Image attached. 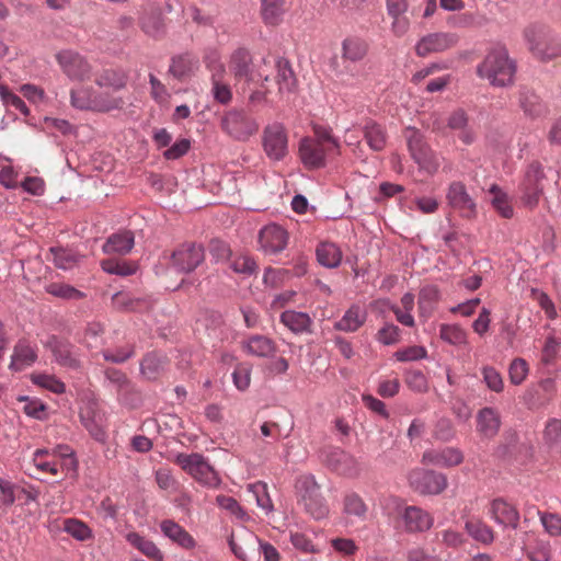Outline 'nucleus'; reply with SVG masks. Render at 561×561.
<instances>
[{"mask_svg":"<svg viewBox=\"0 0 561 561\" xmlns=\"http://www.w3.org/2000/svg\"><path fill=\"white\" fill-rule=\"evenodd\" d=\"M490 192L494 194L492 205L503 218H512L514 210L507 201V195L497 185H492Z\"/></svg>","mask_w":561,"mask_h":561,"instance_id":"nucleus-54","label":"nucleus"},{"mask_svg":"<svg viewBox=\"0 0 561 561\" xmlns=\"http://www.w3.org/2000/svg\"><path fill=\"white\" fill-rule=\"evenodd\" d=\"M543 440L549 447L561 443V420L550 419L547 422L543 431Z\"/></svg>","mask_w":561,"mask_h":561,"instance_id":"nucleus-62","label":"nucleus"},{"mask_svg":"<svg viewBox=\"0 0 561 561\" xmlns=\"http://www.w3.org/2000/svg\"><path fill=\"white\" fill-rule=\"evenodd\" d=\"M419 168L428 174H434L439 168V159L436 153L427 146L412 157Z\"/></svg>","mask_w":561,"mask_h":561,"instance_id":"nucleus-47","label":"nucleus"},{"mask_svg":"<svg viewBox=\"0 0 561 561\" xmlns=\"http://www.w3.org/2000/svg\"><path fill=\"white\" fill-rule=\"evenodd\" d=\"M367 313L359 306L353 305L343 317L334 323V329L343 332H355L366 321Z\"/></svg>","mask_w":561,"mask_h":561,"instance_id":"nucleus-28","label":"nucleus"},{"mask_svg":"<svg viewBox=\"0 0 561 561\" xmlns=\"http://www.w3.org/2000/svg\"><path fill=\"white\" fill-rule=\"evenodd\" d=\"M70 104L79 111L107 113L122 108L124 101L113 93L99 92L90 85H78L70 90Z\"/></svg>","mask_w":561,"mask_h":561,"instance_id":"nucleus-2","label":"nucleus"},{"mask_svg":"<svg viewBox=\"0 0 561 561\" xmlns=\"http://www.w3.org/2000/svg\"><path fill=\"white\" fill-rule=\"evenodd\" d=\"M317 261L327 268H335L341 264L342 251L333 242H321L316 249Z\"/></svg>","mask_w":561,"mask_h":561,"instance_id":"nucleus-31","label":"nucleus"},{"mask_svg":"<svg viewBox=\"0 0 561 561\" xmlns=\"http://www.w3.org/2000/svg\"><path fill=\"white\" fill-rule=\"evenodd\" d=\"M44 346L53 354L54 362L59 366L72 370L81 367L79 352L70 342L53 335L47 339Z\"/></svg>","mask_w":561,"mask_h":561,"instance_id":"nucleus-9","label":"nucleus"},{"mask_svg":"<svg viewBox=\"0 0 561 561\" xmlns=\"http://www.w3.org/2000/svg\"><path fill=\"white\" fill-rule=\"evenodd\" d=\"M273 62L265 56H253L248 62V81H267L271 76Z\"/></svg>","mask_w":561,"mask_h":561,"instance_id":"nucleus-32","label":"nucleus"},{"mask_svg":"<svg viewBox=\"0 0 561 561\" xmlns=\"http://www.w3.org/2000/svg\"><path fill=\"white\" fill-rule=\"evenodd\" d=\"M163 368V357L153 353L147 354L140 363V373L148 380L157 379Z\"/></svg>","mask_w":561,"mask_h":561,"instance_id":"nucleus-44","label":"nucleus"},{"mask_svg":"<svg viewBox=\"0 0 561 561\" xmlns=\"http://www.w3.org/2000/svg\"><path fill=\"white\" fill-rule=\"evenodd\" d=\"M0 99L3 105L8 108H14L27 116L30 110L24 101L13 92H11L5 85H0Z\"/></svg>","mask_w":561,"mask_h":561,"instance_id":"nucleus-52","label":"nucleus"},{"mask_svg":"<svg viewBox=\"0 0 561 561\" xmlns=\"http://www.w3.org/2000/svg\"><path fill=\"white\" fill-rule=\"evenodd\" d=\"M538 515L543 528L549 535H561V517L558 514L538 512Z\"/></svg>","mask_w":561,"mask_h":561,"instance_id":"nucleus-64","label":"nucleus"},{"mask_svg":"<svg viewBox=\"0 0 561 561\" xmlns=\"http://www.w3.org/2000/svg\"><path fill=\"white\" fill-rule=\"evenodd\" d=\"M105 386L119 394L123 391L129 390L130 381L123 371L108 368L105 370Z\"/></svg>","mask_w":561,"mask_h":561,"instance_id":"nucleus-48","label":"nucleus"},{"mask_svg":"<svg viewBox=\"0 0 561 561\" xmlns=\"http://www.w3.org/2000/svg\"><path fill=\"white\" fill-rule=\"evenodd\" d=\"M222 129L232 138L242 139L245 134V116L242 111L231 110L221 119Z\"/></svg>","mask_w":561,"mask_h":561,"instance_id":"nucleus-30","label":"nucleus"},{"mask_svg":"<svg viewBox=\"0 0 561 561\" xmlns=\"http://www.w3.org/2000/svg\"><path fill=\"white\" fill-rule=\"evenodd\" d=\"M465 528L474 540L484 545H490L494 540V534L491 527L480 519L467 520Z\"/></svg>","mask_w":561,"mask_h":561,"instance_id":"nucleus-41","label":"nucleus"},{"mask_svg":"<svg viewBox=\"0 0 561 561\" xmlns=\"http://www.w3.org/2000/svg\"><path fill=\"white\" fill-rule=\"evenodd\" d=\"M56 59L70 80L84 81L90 79L92 67L79 53L71 49L61 50L56 55Z\"/></svg>","mask_w":561,"mask_h":561,"instance_id":"nucleus-8","label":"nucleus"},{"mask_svg":"<svg viewBox=\"0 0 561 561\" xmlns=\"http://www.w3.org/2000/svg\"><path fill=\"white\" fill-rule=\"evenodd\" d=\"M331 148L310 137H305L299 144V156L304 165L308 169H320L325 165V154Z\"/></svg>","mask_w":561,"mask_h":561,"instance_id":"nucleus-16","label":"nucleus"},{"mask_svg":"<svg viewBox=\"0 0 561 561\" xmlns=\"http://www.w3.org/2000/svg\"><path fill=\"white\" fill-rule=\"evenodd\" d=\"M58 456L65 458V466L68 469L76 470L78 462L77 459L73 456V451L68 447L64 445H59L54 449H36L33 454V461H38L43 459L44 456Z\"/></svg>","mask_w":561,"mask_h":561,"instance_id":"nucleus-39","label":"nucleus"},{"mask_svg":"<svg viewBox=\"0 0 561 561\" xmlns=\"http://www.w3.org/2000/svg\"><path fill=\"white\" fill-rule=\"evenodd\" d=\"M49 251L55 266L60 270H70L78 263V256L71 251L60 248H50Z\"/></svg>","mask_w":561,"mask_h":561,"instance_id":"nucleus-50","label":"nucleus"},{"mask_svg":"<svg viewBox=\"0 0 561 561\" xmlns=\"http://www.w3.org/2000/svg\"><path fill=\"white\" fill-rule=\"evenodd\" d=\"M47 293L64 299H80L83 294L75 287L66 284L53 283L46 287Z\"/></svg>","mask_w":561,"mask_h":561,"instance_id":"nucleus-60","label":"nucleus"},{"mask_svg":"<svg viewBox=\"0 0 561 561\" xmlns=\"http://www.w3.org/2000/svg\"><path fill=\"white\" fill-rule=\"evenodd\" d=\"M518 102L525 116L531 119L539 118L548 113L546 103L529 88L524 87L519 90Z\"/></svg>","mask_w":561,"mask_h":561,"instance_id":"nucleus-21","label":"nucleus"},{"mask_svg":"<svg viewBox=\"0 0 561 561\" xmlns=\"http://www.w3.org/2000/svg\"><path fill=\"white\" fill-rule=\"evenodd\" d=\"M126 540L129 545L153 561H163L162 552L150 539L138 533H129L126 535Z\"/></svg>","mask_w":561,"mask_h":561,"instance_id":"nucleus-33","label":"nucleus"},{"mask_svg":"<svg viewBox=\"0 0 561 561\" xmlns=\"http://www.w3.org/2000/svg\"><path fill=\"white\" fill-rule=\"evenodd\" d=\"M458 36L455 33H431L423 36L415 45V53L420 57H425L434 53H443L455 47L458 44Z\"/></svg>","mask_w":561,"mask_h":561,"instance_id":"nucleus-12","label":"nucleus"},{"mask_svg":"<svg viewBox=\"0 0 561 561\" xmlns=\"http://www.w3.org/2000/svg\"><path fill=\"white\" fill-rule=\"evenodd\" d=\"M204 259V248L196 243L182 244L171 256L173 267L180 273L193 272Z\"/></svg>","mask_w":561,"mask_h":561,"instance_id":"nucleus-10","label":"nucleus"},{"mask_svg":"<svg viewBox=\"0 0 561 561\" xmlns=\"http://www.w3.org/2000/svg\"><path fill=\"white\" fill-rule=\"evenodd\" d=\"M516 72L515 62L510 59L504 46L491 49L484 60L477 67L480 78H486L492 85L506 87L513 83Z\"/></svg>","mask_w":561,"mask_h":561,"instance_id":"nucleus-1","label":"nucleus"},{"mask_svg":"<svg viewBox=\"0 0 561 561\" xmlns=\"http://www.w3.org/2000/svg\"><path fill=\"white\" fill-rule=\"evenodd\" d=\"M295 489L304 502L306 512L314 519H323L329 514V507L320 495V488L311 474L301 476L296 480Z\"/></svg>","mask_w":561,"mask_h":561,"instance_id":"nucleus-5","label":"nucleus"},{"mask_svg":"<svg viewBox=\"0 0 561 561\" xmlns=\"http://www.w3.org/2000/svg\"><path fill=\"white\" fill-rule=\"evenodd\" d=\"M263 149L273 161L283 160L288 152V137L282 123L268 124L263 130Z\"/></svg>","mask_w":561,"mask_h":561,"instance_id":"nucleus-7","label":"nucleus"},{"mask_svg":"<svg viewBox=\"0 0 561 561\" xmlns=\"http://www.w3.org/2000/svg\"><path fill=\"white\" fill-rule=\"evenodd\" d=\"M248 494L255 501L256 506L262 510L265 515H268L274 511V505L265 482L257 481L255 483L248 484Z\"/></svg>","mask_w":561,"mask_h":561,"instance_id":"nucleus-36","label":"nucleus"},{"mask_svg":"<svg viewBox=\"0 0 561 561\" xmlns=\"http://www.w3.org/2000/svg\"><path fill=\"white\" fill-rule=\"evenodd\" d=\"M446 198L448 205L458 210L461 217L472 219L477 216V204L462 182L456 181L450 183Z\"/></svg>","mask_w":561,"mask_h":561,"instance_id":"nucleus-11","label":"nucleus"},{"mask_svg":"<svg viewBox=\"0 0 561 561\" xmlns=\"http://www.w3.org/2000/svg\"><path fill=\"white\" fill-rule=\"evenodd\" d=\"M482 376L486 387L494 392H502L504 388L503 378L501 374L492 366H484L482 368Z\"/></svg>","mask_w":561,"mask_h":561,"instance_id":"nucleus-63","label":"nucleus"},{"mask_svg":"<svg viewBox=\"0 0 561 561\" xmlns=\"http://www.w3.org/2000/svg\"><path fill=\"white\" fill-rule=\"evenodd\" d=\"M31 380L34 385L56 394H61L66 391V385L55 375L44 373L32 374Z\"/></svg>","mask_w":561,"mask_h":561,"instance_id":"nucleus-45","label":"nucleus"},{"mask_svg":"<svg viewBox=\"0 0 561 561\" xmlns=\"http://www.w3.org/2000/svg\"><path fill=\"white\" fill-rule=\"evenodd\" d=\"M211 95L220 104H228L232 99L230 87L224 81V77L211 79Z\"/></svg>","mask_w":561,"mask_h":561,"instance_id":"nucleus-56","label":"nucleus"},{"mask_svg":"<svg viewBox=\"0 0 561 561\" xmlns=\"http://www.w3.org/2000/svg\"><path fill=\"white\" fill-rule=\"evenodd\" d=\"M439 467H454L463 461L462 451L456 447H446L438 450Z\"/></svg>","mask_w":561,"mask_h":561,"instance_id":"nucleus-61","label":"nucleus"},{"mask_svg":"<svg viewBox=\"0 0 561 561\" xmlns=\"http://www.w3.org/2000/svg\"><path fill=\"white\" fill-rule=\"evenodd\" d=\"M135 244V237L130 230H123L110 236L103 244V252L106 254H126Z\"/></svg>","mask_w":561,"mask_h":561,"instance_id":"nucleus-26","label":"nucleus"},{"mask_svg":"<svg viewBox=\"0 0 561 561\" xmlns=\"http://www.w3.org/2000/svg\"><path fill=\"white\" fill-rule=\"evenodd\" d=\"M280 322L295 334L311 332L312 320L307 312L285 310L280 314Z\"/></svg>","mask_w":561,"mask_h":561,"instance_id":"nucleus-27","label":"nucleus"},{"mask_svg":"<svg viewBox=\"0 0 561 561\" xmlns=\"http://www.w3.org/2000/svg\"><path fill=\"white\" fill-rule=\"evenodd\" d=\"M113 306L118 310L126 311H139L141 310V304L144 302L140 298H135L128 293H116L112 297Z\"/></svg>","mask_w":561,"mask_h":561,"instance_id":"nucleus-51","label":"nucleus"},{"mask_svg":"<svg viewBox=\"0 0 561 561\" xmlns=\"http://www.w3.org/2000/svg\"><path fill=\"white\" fill-rule=\"evenodd\" d=\"M248 352L259 357H267L275 352L274 342L264 335L248 337Z\"/></svg>","mask_w":561,"mask_h":561,"instance_id":"nucleus-46","label":"nucleus"},{"mask_svg":"<svg viewBox=\"0 0 561 561\" xmlns=\"http://www.w3.org/2000/svg\"><path fill=\"white\" fill-rule=\"evenodd\" d=\"M259 243L265 253H279L287 247L288 232L279 225H267L260 230Z\"/></svg>","mask_w":561,"mask_h":561,"instance_id":"nucleus-14","label":"nucleus"},{"mask_svg":"<svg viewBox=\"0 0 561 561\" xmlns=\"http://www.w3.org/2000/svg\"><path fill=\"white\" fill-rule=\"evenodd\" d=\"M140 27L145 34L150 37L157 38L165 31L164 18L158 10H150L140 19Z\"/></svg>","mask_w":561,"mask_h":561,"instance_id":"nucleus-34","label":"nucleus"},{"mask_svg":"<svg viewBox=\"0 0 561 561\" xmlns=\"http://www.w3.org/2000/svg\"><path fill=\"white\" fill-rule=\"evenodd\" d=\"M411 484L422 494H439L447 488L445 474L433 470H419L410 474Z\"/></svg>","mask_w":561,"mask_h":561,"instance_id":"nucleus-13","label":"nucleus"},{"mask_svg":"<svg viewBox=\"0 0 561 561\" xmlns=\"http://www.w3.org/2000/svg\"><path fill=\"white\" fill-rule=\"evenodd\" d=\"M407 386L414 392L424 393L428 390V382L423 371L419 369L407 370L404 374Z\"/></svg>","mask_w":561,"mask_h":561,"instance_id":"nucleus-53","label":"nucleus"},{"mask_svg":"<svg viewBox=\"0 0 561 561\" xmlns=\"http://www.w3.org/2000/svg\"><path fill=\"white\" fill-rule=\"evenodd\" d=\"M197 66V60L191 54H183L172 58L169 72L178 78L182 79L188 76Z\"/></svg>","mask_w":561,"mask_h":561,"instance_id":"nucleus-37","label":"nucleus"},{"mask_svg":"<svg viewBox=\"0 0 561 561\" xmlns=\"http://www.w3.org/2000/svg\"><path fill=\"white\" fill-rule=\"evenodd\" d=\"M174 461L195 481L206 488H217L221 480L218 472L202 454H178Z\"/></svg>","mask_w":561,"mask_h":561,"instance_id":"nucleus-4","label":"nucleus"},{"mask_svg":"<svg viewBox=\"0 0 561 561\" xmlns=\"http://www.w3.org/2000/svg\"><path fill=\"white\" fill-rule=\"evenodd\" d=\"M80 420L95 440L104 442L106 439L104 417L94 404H89L81 410Z\"/></svg>","mask_w":561,"mask_h":561,"instance_id":"nucleus-20","label":"nucleus"},{"mask_svg":"<svg viewBox=\"0 0 561 561\" xmlns=\"http://www.w3.org/2000/svg\"><path fill=\"white\" fill-rule=\"evenodd\" d=\"M528 375V364L524 358H514L508 367L510 381L518 386Z\"/></svg>","mask_w":561,"mask_h":561,"instance_id":"nucleus-57","label":"nucleus"},{"mask_svg":"<svg viewBox=\"0 0 561 561\" xmlns=\"http://www.w3.org/2000/svg\"><path fill=\"white\" fill-rule=\"evenodd\" d=\"M524 38L531 54L542 61L561 56V41L543 24L528 25Z\"/></svg>","mask_w":561,"mask_h":561,"instance_id":"nucleus-3","label":"nucleus"},{"mask_svg":"<svg viewBox=\"0 0 561 561\" xmlns=\"http://www.w3.org/2000/svg\"><path fill=\"white\" fill-rule=\"evenodd\" d=\"M456 435V431L454 428L453 422L447 417H440L433 430V437L440 442H450L454 439Z\"/></svg>","mask_w":561,"mask_h":561,"instance_id":"nucleus-58","label":"nucleus"},{"mask_svg":"<svg viewBox=\"0 0 561 561\" xmlns=\"http://www.w3.org/2000/svg\"><path fill=\"white\" fill-rule=\"evenodd\" d=\"M102 268L104 272L114 275L128 276L133 275L137 267L134 264H128L125 261L118 260H105L102 262Z\"/></svg>","mask_w":561,"mask_h":561,"instance_id":"nucleus-55","label":"nucleus"},{"mask_svg":"<svg viewBox=\"0 0 561 561\" xmlns=\"http://www.w3.org/2000/svg\"><path fill=\"white\" fill-rule=\"evenodd\" d=\"M543 168L540 162L533 161L525 170L524 179L519 185L520 198L525 206L534 208L538 205L543 193Z\"/></svg>","mask_w":561,"mask_h":561,"instance_id":"nucleus-6","label":"nucleus"},{"mask_svg":"<svg viewBox=\"0 0 561 561\" xmlns=\"http://www.w3.org/2000/svg\"><path fill=\"white\" fill-rule=\"evenodd\" d=\"M440 298L435 285H426L419 293V308L422 314H431Z\"/></svg>","mask_w":561,"mask_h":561,"instance_id":"nucleus-43","label":"nucleus"},{"mask_svg":"<svg viewBox=\"0 0 561 561\" xmlns=\"http://www.w3.org/2000/svg\"><path fill=\"white\" fill-rule=\"evenodd\" d=\"M491 518L504 528L517 529L519 525V513L515 506L504 499H495L490 506Z\"/></svg>","mask_w":561,"mask_h":561,"instance_id":"nucleus-18","label":"nucleus"},{"mask_svg":"<svg viewBox=\"0 0 561 561\" xmlns=\"http://www.w3.org/2000/svg\"><path fill=\"white\" fill-rule=\"evenodd\" d=\"M501 427L499 412L490 407L482 408L477 414V431L485 438H493Z\"/></svg>","mask_w":561,"mask_h":561,"instance_id":"nucleus-22","label":"nucleus"},{"mask_svg":"<svg viewBox=\"0 0 561 561\" xmlns=\"http://www.w3.org/2000/svg\"><path fill=\"white\" fill-rule=\"evenodd\" d=\"M363 131L368 146L374 151H380L385 148L386 133L379 124L369 121L364 125Z\"/></svg>","mask_w":561,"mask_h":561,"instance_id":"nucleus-38","label":"nucleus"},{"mask_svg":"<svg viewBox=\"0 0 561 561\" xmlns=\"http://www.w3.org/2000/svg\"><path fill=\"white\" fill-rule=\"evenodd\" d=\"M62 530L78 541H87L93 538L92 529L77 518H66L62 523Z\"/></svg>","mask_w":561,"mask_h":561,"instance_id":"nucleus-42","label":"nucleus"},{"mask_svg":"<svg viewBox=\"0 0 561 561\" xmlns=\"http://www.w3.org/2000/svg\"><path fill=\"white\" fill-rule=\"evenodd\" d=\"M404 530L408 534L425 533L433 527L434 517L419 506H405L401 513Z\"/></svg>","mask_w":561,"mask_h":561,"instance_id":"nucleus-15","label":"nucleus"},{"mask_svg":"<svg viewBox=\"0 0 561 561\" xmlns=\"http://www.w3.org/2000/svg\"><path fill=\"white\" fill-rule=\"evenodd\" d=\"M160 529L167 538L183 549H193L196 545L194 538L172 519L162 520Z\"/></svg>","mask_w":561,"mask_h":561,"instance_id":"nucleus-23","label":"nucleus"},{"mask_svg":"<svg viewBox=\"0 0 561 561\" xmlns=\"http://www.w3.org/2000/svg\"><path fill=\"white\" fill-rule=\"evenodd\" d=\"M368 53V44L363 38L352 36L342 43V58L356 62L362 60Z\"/></svg>","mask_w":561,"mask_h":561,"instance_id":"nucleus-35","label":"nucleus"},{"mask_svg":"<svg viewBox=\"0 0 561 561\" xmlns=\"http://www.w3.org/2000/svg\"><path fill=\"white\" fill-rule=\"evenodd\" d=\"M95 83L100 88L118 91L126 85V75L121 70L106 69L96 77Z\"/></svg>","mask_w":561,"mask_h":561,"instance_id":"nucleus-40","label":"nucleus"},{"mask_svg":"<svg viewBox=\"0 0 561 561\" xmlns=\"http://www.w3.org/2000/svg\"><path fill=\"white\" fill-rule=\"evenodd\" d=\"M367 507L362 497L356 493H348L344 497V512L348 515L364 517Z\"/></svg>","mask_w":561,"mask_h":561,"instance_id":"nucleus-59","label":"nucleus"},{"mask_svg":"<svg viewBox=\"0 0 561 561\" xmlns=\"http://www.w3.org/2000/svg\"><path fill=\"white\" fill-rule=\"evenodd\" d=\"M277 70L276 82L279 93H291L297 88V78L290 61L285 57H279L275 61Z\"/></svg>","mask_w":561,"mask_h":561,"instance_id":"nucleus-24","label":"nucleus"},{"mask_svg":"<svg viewBox=\"0 0 561 561\" xmlns=\"http://www.w3.org/2000/svg\"><path fill=\"white\" fill-rule=\"evenodd\" d=\"M324 461L330 469L343 476L355 477L359 472L357 460L341 448L330 449Z\"/></svg>","mask_w":561,"mask_h":561,"instance_id":"nucleus-17","label":"nucleus"},{"mask_svg":"<svg viewBox=\"0 0 561 561\" xmlns=\"http://www.w3.org/2000/svg\"><path fill=\"white\" fill-rule=\"evenodd\" d=\"M439 336L443 341L451 345H462L467 343V332L458 324H442Z\"/></svg>","mask_w":561,"mask_h":561,"instance_id":"nucleus-49","label":"nucleus"},{"mask_svg":"<svg viewBox=\"0 0 561 561\" xmlns=\"http://www.w3.org/2000/svg\"><path fill=\"white\" fill-rule=\"evenodd\" d=\"M447 126L458 131V137L463 144L471 145L474 141L476 134L469 127V118L463 110L458 108L453 112L448 117Z\"/></svg>","mask_w":561,"mask_h":561,"instance_id":"nucleus-25","label":"nucleus"},{"mask_svg":"<svg viewBox=\"0 0 561 561\" xmlns=\"http://www.w3.org/2000/svg\"><path fill=\"white\" fill-rule=\"evenodd\" d=\"M286 0H261V16L266 25L276 26L287 10Z\"/></svg>","mask_w":561,"mask_h":561,"instance_id":"nucleus-29","label":"nucleus"},{"mask_svg":"<svg viewBox=\"0 0 561 561\" xmlns=\"http://www.w3.org/2000/svg\"><path fill=\"white\" fill-rule=\"evenodd\" d=\"M37 360V348L26 340H19L13 347L9 368L21 371Z\"/></svg>","mask_w":561,"mask_h":561,"instance_id":"nucleus-19","label":"nucleus"}]
</instances>
